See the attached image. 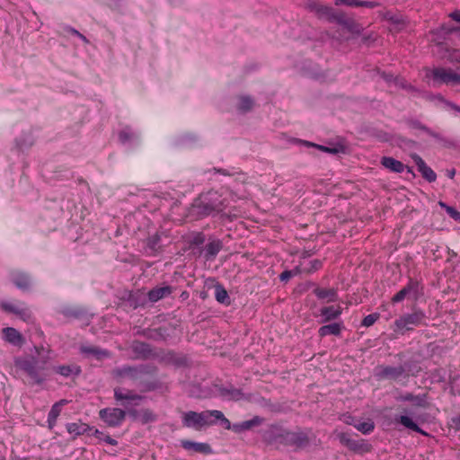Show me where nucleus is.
I'll use <instances>...</instances> for the list:
<instances>
[{
    "mask_svg": "<svg viewBox=\"0 0 460 460\" xmlns=\"http://www.w3.org/2000/svg\"><path fill=\"white\" fill-rule=\"evenodd\" d=\"M154 364H139L135 366L124 365L112 370V376L117 379L128 378L136 384L141 392H152L162 387L159 380L146 382L144 376H153L157 373Z\"/></svg>",
    "mask_w": 460,
    "mask_h": 460,
    "instance_id": "f257e3e1",
    "label": "nucleus"
},
{
    "mask_svg": "<svg viewBox=\"0 0 460 460\" xmlns=\"http://www.w3.org/2000/svg\"><path fill=\"white\" fill-rule=\"evenodd\" d=\"M228 206V201L218 191L209 190L199 194L191 203L190 213L197 219L208 217L221 215L226 217L225 209Z\"/></svg>",
    "mask_w": 460,
    "mask_h": 460,
    "instance_id": "f03ea898",
    "label": "nucleus"
},
{
    "mask_svg": "<svg viewBox=\"0 0 460 460\" xmlns=\"http://www.w3.org/2000/svg\"><path fill=\"white\" fill-rule=\"evenodd\" d=\"M113 397L117 403H119L123 411H127V416L129 417L130 411H137L136 407L140 405L141 402L145 400V396L122 387H115L113 390Z\"/></svg>",
    "mask_w": 460,
    "mask_h": 460,
    "instance_id": "7ed1b4c3",
    "label": "nucleus"
},
{
    "mask_svg": "<svg viewBox=\"0 0 460 460\" xmlns=\"http://www.w3.org/2000/svg\"><path fill=\"white\" fill-rule=\"evenodd\" d=\"M313 435L311 429L298 428L295 431L288 430L286 435L285 447H290L295 450H300L307 447L311 444V436Z\"/></svg>",
    "mask_w": 460,
    "mask_h": 460,
    "instance_id": "20e7f679",
    "label": "nucleus"
},
{
    "mask_svg": "<svg viewBox=\"0 0 460 460\" xmlns=\"http://www.w3.org/2000/svg\"><path fill=\"white\" fill-rule=\"evenodd\" d=\"M288 431V429H284L282 426L271 424L261 432V436L263 442L267 445L285 447Z\"/></svg>",
    "mask_w": 460,
    "mask_h": 460,
    "instance_id": "39448f33",
    "label": "nucleus"
},
{
    "mask_svg": "<svg viewBox=\"0 0 460 460\" xmlns=\"http://www.w3.org/2000/svg\"><path fill=\"white\" fill-rule=\"evenodd\" d=\"M127 417V411L121 408L107 407L99 411V418L110 428L122 425Z\"/></svg>",
    "mask_w": 460,
    "mask_h": 460,
    "instance_id": "423d86ee",
    "label": "nucleus"
},
{
    "mask_svg": "<svg viewBox=\"0 0 460 460\" xmlns=\"http://www.w3.org/2000/svg\"><path fill=\"white\" fill-rule=\"evenodd\" d=\"M433 82L451 86L460 85V74L451 68H433Z\"/></svg>",
    "mask_w": 460,
    "mask_h": 460,
    "instance_id": "0eeeda50",
    "label": "nucleus"
},
{
    "mask_svg": "<svg viewBox=\"0 0 460 460\" xmlns=\"http://www.w3.org/2000/svg\"><path fill=\"white\" fill-rule=\"evenodd\" d=\"M200 413L202 417L201 427L213 426L216 424L221 425L223 428L230 427V420L218 410H207Z\"/></svg>",
    "mask_w": 460,
    "mask_h": 460,
    "instance_id": "6e6552de",
    "label": "nucleus"
},
{
    "mask_svg": "<svg viewBox=\"0 0 460 460\" xmlns=\"http://www.w3.org/2000/svg\"><path fill=\"white\" fill-rule=\"evenodd\" d=\"M421 286L418 280L410 279L408 284L397 292L392 298L394 304L402 302L404 298L417 299L421 294Z\"/></svg>",
    "mask_w": 460,
    "mask_h": 460,
    "instance_id": "1a4fd4ad",
    "label": "nucleus"
},
{
    "mask_svg": "<svg viewBox=\"0 0 460 460\" xmlns=\"http://www.w3.org/2000/svg\"><path fill=\"white\" fill-rule=\"evenodd\" d=\"M19 367L22 369L35 384L40 385L46 380L45 375L40 373L43 367L38 366V361L35 358L24 359L19 363Z\"/></svg>",
    "mask_w": 460,
    "mask_h": 460,
    "instance_id": "9d476101",
    "label": "nucleus"
},
{
    "mask_svg": "<svg viewBox=\"0 0 460 460\" xmlns=\"http://www.w3.org/2000/svg\"><path fill=\"white\" fill-rule=\"evenodd\" d=\"M1 308L10 314H13L24 322H30L32 314L24 303H12L4 301L0 303Z\"/></svg>",
    "mask_w": 460,
    "mask_h": 460,
    "instance_id": "9b49d317",
    "label": "nucleus"
},
{
    "mask_svg": "<svg viewBox=\"0 0 460 460\" xmlns=\"http://www.w3.org/2000/svg\"><path fill=\"white\" fill-rule=\"evenodd\" d=\"M341 444L354 452H367L370 450V445L367 444L364 439H354L349 434L341 432L337 435Z\"/></svg>",
    "mask_w": 460,
    "mask_h": 460,
    "instance_id": "f8f14e48",
    "label": "nucleus"
},
{
    "mask_svg": "<svg viewBox=\"0 0 460 460\" xmlns=\"http://www.w3.org/2000/svg\"><path fill=\"white\" fill-rule=\"evenodd\" d=\"M405 372V368L402 366L392 367V366H380L377 367L376 376L378 378H386L396 380L401 377Z\"/></svg>",
    "mask_w": 460,
    "mask_h": 460,
    "instance_id": "ddd939ff",
    "label": "nucleus"
},
{
    "mask_svg": "<svg viewBox=\"0 0 460 460\" xmlns=\"http://www.w3.org/2000/svg\"><path fill=\"white\" fill-rule=\"evenodd\" d=\"M263 422H264V419L261 416L256 415L252 419L248 420H244V421L234 423V424L230 423V427L225 428V429H228V430L232 429L234 432L239 434V433L244 432L246 430H249V429H252L253 427L260 426Z\"/></svg>",
    "mask_w": 460,
    "mask_h": 460,
    "instance_id": "4468645a",
    "label": "nucleus"
},
{
    "mask_svg": "<svg viewBox=\"0 0 460 460\" xmlns=\"http://www.w3.org/2000/svg\"><path fill=\"white\" fill-rule=\"evenodd\" d=\"M181 446L187 451H193L203 455L213 454V449L211 446L208 443L195 442L188 439H183L181 441Z\"/></svg>",
    "mask_w": 460,
    "mask_h": 460,
    "instance_id": "2eb2a0df",
    "label": "nucleus"
},
{
    "mask_svg": "<svg viewBox=\"0 0 460 460\" xmlns=\"http://www.w3.org/2000/svg\"><path fill=\"white\" fill-rule=\"evenodd\" d=\"M423 318V314L415 312L413 314H405L395 321V324L399 329H411V326L418 325Z\"/></svg>",
    "mask_w": 460,
    "mask_h": 460,
    "instance_id": "dca6fc26",
    "label": "nucleus"
},
{
    "mask_svg": "<svg viewBox=\"0 0 460 460\" xmlns=\"http://www.w3.org/2000/svg\"><path fill=\"white\" fill-rule=\"evenodd\" d=\"M331 22H336L349 31L358 34L360 32L358 24L351 18H348L343 13H334Z\"/></svg>",
    "mask_w": 460,
    "mask_h": 460,
    "instance_id": "f3484780",
    "label": "nucleus"
},
{
    "mask_svg": "<svg viewBox=\"0 0 460 460\" xmlns=\"http://www.w3.org/2000/svg\"><path fill=\"white\" fill-rule=\"evenodd\" d=\"M216 387L219 395L225 399L232 401H240L245 398L243 391L241 389L234 388L233 385H217Z\"/></svg>",
    "mask_w": 460,
    "mask_h": 460,
    "instance_id": "a211bd4d",
    "label": "nucleus"
},
{
    "mask_svg": "<svg viewBox=\"0 0 460 460\" xmlns=\"http://www.w3.org/2000/svg\"><path fill=\"white\" fill-rule=\"evenodd\" d=\"M60 314L68 320H89L87 311L80 306L63 307Z\"/></svg>",
    "mask_w": 460,
    "mask_h": 460,
    "instance_id": "6ab92c4d",
    "label": "nucleus"
},
{
    "mask_svg": "<svg viewBox=\"0 0 460 460\" xmlns=\"http://www.w3.org/2000/svg\"><path fill=\"white\" fill-rule=\"evenodd\" d=\"M201 420L202 417L199 412L189 411L184 412L182 415V425L186 428L200 430L202 429Z\"/></svg>",
    "mask_w": 460,
    "mask_h": 460,
    "instance_id": "aec40b11",
    "label": "nucleus"
},
{
    "mask_svg": "<svg viewBox=\"0 0 460 460\" xmlns=\"http://www.w3.org/2000/svg\"><path fill=\"white\" fill-rule=\"evenodd\" d=\"M145 243V252L148 256H155L162 251L161 236L158 233L147 237Z\"/></svg>",
    "mask_w": 460,
    "mask_h": 460,
    "instance_id": "412c9836",
    "label": "nucleus"
},
{
    "mask_svg": "<svg viewBox=\"0 0 460 460\" xmlns=\"http://www.w3.org/2000/svg\"><path fill=\"white\" fill-rule=\"evenodd\" d=\"M80 352L86 357H93L98 360L111 357V352L108 349L95 346L83 345L80 347Z\"/></svg>",
    "mask_w": 460,
    "mask_h": 460,
    "instance_id": "4be33fe9",
    "label": "nucleus"
},
{
    "mask_svg": "<svg viewBox=\"0 0 460 460\" xmlns=\"http://www.w3.org/2000/svg\"><path fill=\"white\" fill-rule=\"evenodd\" d=\"M129 418L133 420H139L142 424H147L156 420L155 414L150 409L130 411Z\"/></svg>",
    "mask_w": 460,
    "mask_h": 460,
    "instance_id": "5701e85b",
    "label": "nucleus"
},
{
    "mask_svg": "<svg viewBox=\"0 0 460 460\" xmlns=\"http://www.w3.org/2000/svg\"><path fill=\"white\" fill-rule=\"evenodd\" d=\"M172 288L171 286L155 287L148 291L147 299L151 303L158 302L159 300L171 296Z\"/></svg>",
    "mask_w": 460,
    "mask_h": 460,
    "instance_id": "b1692460",
    "label": "nucleus"
},
{
    "mask_svg": "<svg viewBox=\"0 0 460 460\" xmlns=\"http://www.w3.org/2000/svg\"><path fill=\"white\" fill-rule=\"evenodd\" d=\"M381 164L393 172H402L404 169H407L408 172H411V170L408 166L404 165L401 161L390 156L382 157Z\"/></svg>",
    "mask_w": 460,
    "mask_h": 460,
    "instance_id": "393cba45",
    "label": "nucleus"
},
{
    "mask_svg": "<svg viewBox=\"0 0 460 460\" xmlns=\"http://www.w3.org/2000/svg\"><path fill=\"white\" fill-rule=\"evenodd\" d=\"M4 339L14 345V346H22L24 342V338L22 335L13 327H6L3 329Z\"/></svg>",
    "mask_w": 460,
    "mask_h": 460,
    "instance_id": "a878e982",
    "label": "nucleus"
},
{
    "mask_svg": "<svg viewBox=\"0 0 460 460\" xmlns=\"http://www.w3.org/2000/svg\"><path fill=\"white\" fill-rule=\"evenodd\" d=\"M223 248V243L220 240H213L208 242L204 249V257L207 261H212Z\"/></svg>",
    "mask_w": 460,
    "mask_h": 460,
    "instance_id": "bb28decb",
    "label": "nucleus"
},
{
    "mask_svg": "<svg viewBox=\"0 0 460 460\" xmlns=\"http://www.w3.org/2000/svg\"><path fill=\"white\" fill-rule=\"evenodd\" d=\"M12 281L15 287L22 291H28L31 285L30 276L25 272H15L12 275Z\"/></svg>",
    "mask_w": 460,
    "mask_h": 460,
    "instance_id": "cd10ccee",
    "label": "nucleus"
},
{
    "mask_svg": "<svg viewBox=\"0 0 460 460\" xmlns=\"http://www.w3.org/2000/svg\"><path fill=\"white\" fill-rule=\"evenodd\" d=\"M66 430L75 438L84 434L90 435L93 430V427L86 423L71 422L66 424Z\"/></svg>",
    "mask_w": 460,
    "mask_h": 460,
    "instance_id": "c85d7f7f",
    "label": "nucleus"
},
{
    "mask_svg": "<svg viewBox=\"0 0 460 460\" xmlns=\"http://www.w3.org/2000/svg\"><path fill=\"white\" fill-rule=\"evenodd\" d=\"M314 294L318 299L326 300L327 302H336L338 299V293L335 288H315Z\"/></svg>",
    "mask_w": 460,
    "mask_h": 460,
    "instance_id": "c756f323",
    "label": "nucleus"
},
{
    "mask_svg": "<svg viewBox=\"0 0 460 460\" xmlns=\"http://www.w3.org/2000/svg\"><path fill=\"white\" fill-rule=\"evenodd\" d=\"M53 369L65 377L78 376L82 372L81 367L77 365H60L54 367Z\"/></svg>",
    "mask_w": 460,
    "mask_h": 460,
    "instance_id": "7c9ffc66",
    "label": "nucleus"
},
{
    "mask_svg": "<svg viewBox=\"0 0 460 460\" xmlns=\"http://www.w3.org/2000/svg\"><path fill=\"white\" fill-rule=\"evenodd\" d=\"M341 313L342 310L340 306H324L321 309L322 323H328L332 320H336L341 316Z\"/></svg>",
    "mask_w": 460,
    "mask_h": 460,
    "instance_id": "2f4dec72",
    "label": "nucleus"
},
{
    "mask_svg": "<svg viewBox=\"0 0 460 460\" xmlns=\"http://www.w3.org/2000/svg\"><path fill=\"white\" fill-rule=\"evenodd\" d=\"M342 328V323H332L321 326L318 330V334L320 337H325L328 335L340 336Z\"/></svg>",
    "mask_w": 460,
    "mask_h": 460,
    "instance_id": "473e14b6",
    "label": "nucleus"
},
{
    "mask_svg": "<svg viewBox=\"0 0 460 460\" xmlns=\"http://www.w3.org/2000/svg\"><path fill=\"white\" fill-rule=\"evenodd\" d=\"M132 350L142 358H147L152 355L151 346L144 341H134Z\"/></svg>",
    "mask_w": 460,
    "mask_h": 460,
    "instance_id": "72a5a7b5",
    "label": "nucleus"
},
{
    "mask_svg": "<svg viewBox=\"0 0 460 460\" xmlns=\"http://www.w3.org/2000/svg\"><path fill=\"white\" fill-rule=\"evenodd\" d=\"M147 300V295L146 296L143 292L139 290L136 292H130L128 297L129 305L134 308L145 306L146 305Z\"/></svg>",
    "mask_w": 460,
    "mask_h": 460,
    "instance_id": "f704fd0d",
    "label": "nucleus"
},
{
    "mask_svg": "<svg viewBox=\"0 0 460 460\" xmlns=\"http://www.w3.org/2000/svg\"><path fill=\"white\" fill-rule=\"evenodd\" d=\"M215 298L221 305L226 306L231 305V298L226 289L221 284L215 285Z\"/></svg>",
    "mask_w": 460,
    "mask_h": 460,
    "instance_id": "c9c22d12",
    "label": "nucleus"
},
{
    "mask_svg": "<svg viewBox=\"0 0 460 460\" xmlns=\"http://www.w3.org/2000/svg\"><path fill=\"white\" fill-rule=\"evenodd\" d=\"M395 420L409 429L428 435L427 433L423 432L421 429L409 416L401 415L400 417H396Z\"/></svg>",
    "mask_w": 460,
    "mask_h": 460,
    "instance_id": "e433bc0d",
    "label": "nucleus"
},
{
    "mask_svg": "<svg viewBox=\"0 0 460 460\" xmlns=\"http://www.w3.org/2000/svg\"><path fill=\"white\" fill-rule=\"evenodd\" d=\"M254 105L253 99L250 96H240L237 109L240 112L245 113L250 111Z\"/></svg>",
    "mask_w": 460,
    "mask_h": 460,
    "instance_id": "4c0bfd02",
    "label": "nucleus"
},
{
    "mask_svg": "<svg viewBox=\"0 0 460 460\" xmlns=\"http://www.w3.org/2000/svg\"><path fill=\"white\" fill-rule=\"evenodd\" d=\"M414 161L418 166L419 172H421L422 176L429 181H431V168L427 166L425 162L418 155L414 156Z\"/></svg>",
    "mask_w": 460,
    "mask_h": 460,
    "instance_id": "58836bf2",
    "label": "nucleus"
},
{
    "mask_svg": "<svg viewBox=\"0 0 460 460\" xmlns=\"http://www.w3.org/2000/svg\"><path fill=\"white\" fill-rule=\"evenodd\" d=\"M304 144L307 146H314V147H316L317 149L322 150L325 153L333 154V155H336V154H339V153L344 151V147L342 146H335V147H329V146H322V145L314 144L309 141H304Z\"/></svg>",
    "mask_w": 460,
    "mask_h": 460,
    "instance_id": "ea45409f",
    "label": "nucleus"
},
{
    "mask_svg": "<svg viewBox=\"0 0 460 460\" xmlns=\"http://www.w3.org/2000/svg\"><path fill=\"white\" fill-rule=\"evenodd\" d=\"M354 427L361 433L367 435L370 434L375 429V423L372 420L356 422Z\"/></svg>",
    "mask_w": 460,
    "mask_h": 460,
    "instance_id": "a19ab883",
    "label": "nucleus"
},
{
    "mask_svg": "<svg viewBox=\"0 0 460 460\" xmlns=\"http://www.w3.org/2000/svg\"><path fill=\"white\" fill-rule=\"evenodd\" d=\"M90 435L95 437L99 440H103L109 445H118V441L116 439L112 438L110 435H105L103 432L100 431L98 429H95L94 427H93V430L91 431Z\"/></svg>",
    "mask_w": 460,
    "mask_h": 460,
    "instance_id": "79ce46f5",
    "label": "nucleus"
},
{
    "mask_svg": "<svg viewBox=\"0 0 460 460\" xmlns=\"http://www.w3.org/2000/svg\"><path fill=\"white\" fill-rule=\"evenodd\" d=\"M135 137L136 134L130 127H125L119 132V139L122 144L131 141Z\"/></svg>",
    "mask_w": 460,
    "mask_h": 460,
    "instance_id": "37998d69",
    "label": "nucleus"
},
{
    "mask_svg": "<svg viewBox=\"0 0 460 460\" xmlns=\"http://www.w3.org/2000/svg\"><path fill=\"white\" fill-rule=\"evenodd\" d=\"M447 377H449V375L446 368L440 367V368L433 370V382L446 383L447 380Z\"/></svg>",
    "mask_w": 460,
    "mask_h": 460,
    "instance_id": "c03bdc74",
    "label": "nucleus"
},
{
    "mask_svg": "<svg viewBox=\"0 0 460 460\" xmlns=\"http://www.w3.org/2000/svg\"><path fill=\"white\" fill-rule=\"evenodd\" d=\"M66 403H67V401L65 400V399H62V400L55 402L52 405V407H51L48 416L50 417V418H57L58 419V417L59 416V414L61 412L62 406H64Z\"/></svg>",
    "mask_w": 460,
    "mask_h": 460,
    "instance_id": "a18cd8bd",
    "label": "nucleus"
},
{
    "mask_svg": "<svg viewBox=\"0 0 460 460\" xmlns=\"http://www.w3.org/2000/svg\"><path fill=\"white\" fill-rule=\"evenodd\" d=\"M438 205L445 208L447 215L452 218L454 219L455 221L460 223V212L457 211L455 208L453 207H450V206H447L446 203H444L443 201H439L438 202Z\"/></svg>",
    "mask_w": 460,
    "mask_h": 460,
    "instance_id": "49530a36",
    "label": "nucleus"
},
{
    "mask_svg": "<svg viewBox=\"0 0 460 460\" xmlns=\"http://www.w3.org/2000/svg\"><path fill=\"white\" fill-rule=\"evenodd\" d=\"M318 13H316L320 18H326L328 21L331 22L332 16L334 14V10L332 7L322 4L321 7H319Z\"/></svg>",
    "mask_w": 460,
    "mask_h": 460,
    "instance_id": "de8ad7c7",
    "label": "nucleus"
},
{
    "mask_svg": "<svg viewBox=\"0 0 460 460\" xmlns=\"http://www.w3.org/2000/svg\"><path fill=\"white\" fill-rule=\"evenodd\" d=\"M380 318L379 313H373L364 317L361 325L364 327L372 326Z\"/></svg>",
    "mask_w": 460,
    "mask_h": 460,
    "instance_id": "09e8293b",
    "label": "nucleus"
},
{
    "mask_svg": "<svg viewBox=\"0 0 460 460\" xmlns=\"http://www.w3.org/2000/svg\"><path fill=\"white\" fill-rule=\"evenodd\" d=\"M206 241V236L202 232L194 233L190 240V245L199 246Z\"/></svg>",
    "mask_w": 460,
    "mask_h": 460,
    "instance_id": "8fccbe9b",
    "label": "nucleus"
},
{
    "mask_svg": "<svg viewBox=\"0 0 460 460\" xmlns=\"http://www.w3.org/2000/svg\"><path fill=\"white\" fill-rule=\"evenodd\" d=\"M310 267L305 269V271L308 274L319 270L323 267V261L318 259H314L309 262Z\"/></svg>",
    "mask_w": 460,
    "mask_h": 460,
    "instance_id": "3c124183",
    "label": "nucleus"
},
{
    "mask_svg": "<svg viewBox=\"0 0 460 460\" xmlns=\"http://www.w3.org/2000/svg\"><path fill=\"white\" fill-rule=\"evenodd\" d=\"M66 31L74 36L78 37L84 43H85V44L89 43L88 39L84 35H83L80 31H78L76 29H75L73 27H67Z\"/></svg>",
    "mask_w": 460,
    "mask_h": 460,
    "instance_id": "603ef678",
    "label": "nucleus"
},
{
    "mask_svg": "<svg viewBox=\"0 0 460 460\" xmlns=\"http://www.w3.org/2000/svg\"><path fill=\"white\" fill-rule=\"evenodd\" d=\"M336 5L345 4L351 7H358V0H334Z\"/></svg>",
    "mask_w": 460,
    "mask_h": 460,
    "instance_id": "864d4df0",
    "label": "nucleus"
},
{
    "mask_svg": "<svg viewBox=\"0 0 460 460\" xmlns=\"http://www.w3.org/2000/svg\"><path fill=\"white\" fill-rule=\"evenodd\" d=\"M449 17L456 22H459L460 23V10H456L454 12H452L451 13H449ZM450 32L452 31H460V28H451L448 30Z\"/></svg>",
    "mask_w": 460,
    "mask_h": 460,
    "instance_id": "5fc2aeb1",
    "label": "nucleus"
},
{
    "mask_svg": "<svg viewBox=\"0 0 460 460\" xmlns=\"http://www.w3.org/2000/svg\"><path fill=\"white\" fill-rule=\"evenodd\" d=\"M379 6V3L376 1H361L358 0V7L375 8Z\"/></svg>",
    "mask_w": 460,
    "mask_h": 460,
    "instance_id": "6e6d98bb",
    "label": "nucleus"
},
{
    "mask_svg": "<svg viewBox=\"0 0 460 460\" xmlns=\"http://www.w3.org/2000/svg\"><path fill=\"white\" fill-rule=\"evenodd\" d=\"M380 75L387 83L394 82L395 84H399L400 79L397 77H394L393 75L383 72L380 74Z\"/></svg>",
    "mask_w": 460,
    "mask_h": 460,
    "instance_id": "4d7b16f0",
    "label": "nucleus"
},
{
    "mask_svg": "<svg viewBox=\"0 0 460 460\" xmlns=\"http://www.w3.org/2000/svg\"><path fill=\"white\" fill-rule=\"evenodd\" d=\"M402 399H403L404 401L412 402H413V404H415V405H420L421 401H422L420 398L416 397V396H413V395H412V394H407L406 395H404V396L402 397Z\"/></svg>",
    "mask_w": 460,
    "mask_h": 460,
    "instance_id": "13d9d810",
    "label": "nucleus"
},
{
    "mask_svg": "<svg viewBox=\"0 0 460 460\" xmlns=\"http://www.w3.org/2000/svg\"><path fill=\"white\" fill-rule=\"evenodd\" d=\"M449 59L451 61L460 62V50L456 49H452L449 55Z\"/></svg>",
    "mask_w": 460,
    "mask_h": 460,
    "instance_id": "bf43d9fd",
    "label": "nucleus"
},
{
    "mask_svg": "<svg viewBox=\"0 0 460 460\" xmlns=\"http://www.w3.org/2000/svg\"><path fill=\"white\" fill-rule=\"evenodd\" d=\"M292 277H293V273H292L290 270H284V271L279 275V279H280L281 281L287 282V281H288Z\"/></svg>",
    "mask_w": 460,
    "mask_h": 460,
    "instance_id": "052dcab7",
    "label": "nucleus"
},
{
    "mask_svg": "<svg viewBox=\"0 0 460 460\" xmlns=\"http://www.w3.org/2000/svg\"><path fill=\"white\" fill-rule=\"evenodd\" d=\"M321 5H322V4H320L318 2H314H314H310L307 4L308 8L311 11L314 12L315 13H318V9H320L319 7H321Z\"/></svg>",
    "mask_w": 460,
    "mask_h": 460,
    "instance_id": "680f3d73",
    "label": "nucleus"
},
{
    "mask_svg": "<svg viewBox=\"0 0 460 460\" xmlns=\"http://www.w3.org/2000/svg\"><path fill=\"white\" fill-rule=\"evenodd\" d=\"M344 422L348 425L354 426V424H356L357 421L355 420V417L351 415H347L344 417Z\"/></svg>",
    "mask_w": 460,
    "mask_h": 460,
    "instance_id": "e2e57ef3",
    "label": "nucleus"
},
{
    "mask_svg": "<svg viewBox=\"0 0 460 460\" xmlns=\"http://www.w3.org/2000/svg\"><path fill=\"white\" fill-rule=\"evenodd\" d=\"M47 421H48L49 428L50 429H52L55 427V425H56L57 418H50V417L48 416Z\"/></svg>",
    "mask_w": 460,
    "mask_h": 460,
    "instance_id": "0e129e2a",
    "label": "nucleus"
},
{
    "mask_svg": "<svg viewBox=\"0 0 460 460\" xmlns=\"http://www.w3.org/2000/svg\"><path fill=\"white\" fill-rule=\"evenodd\" d=\"M445 173L448 178L453 179L456 174V170L454 168L447 169Z\"/></svg>",
    "mask_w": 460,
    "mask_h": 460,
    "instance_id": "69168bd1",
    "label": "nucleus"
},
{
    "mask_svg": "<svg viewBox=\"0 0 460 460\" xmlns=\"http://www.w3.org/2000/svg\"><path fill=\"white\" fill-rule=\"evenodd\" d=\"M409 126L412 128H421V129H426V128L424 127H421L420 124L417 121H411L409 123Z\"/></svg>",
    "mask_w": 460,
    "mask_h": 460,
    "instance_id": "338daca9",
    "label": "nucleus"
},
{
    "mask_svg": "<svg viewBox=\"0 0 460 460\" xmlns=\"http://www.w3.org/2000/svg\"><path fill=\"white\" fill-rule=\"evenodd\" d=\"M452 422L456 429H460V415L453 418Z\"/></svg>",
    "mask_w": 460,
    "mask_h": 460,
    "instance_id": "774afa93",
    "label": "nucleus"
}]
</instances>
